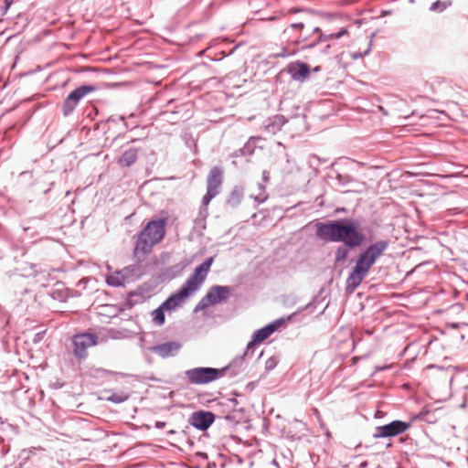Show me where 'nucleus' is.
Segmentation results:
<instances>
[{
    "instance_id": "nucleus-5",
    "label": "nucleus",
    "mask_w": 468,
    "mask_h": 468,
    "mask_svg": "<svg viewBox=\"0 0 468 468\" xmlns=\"http://www.w3.org/2000/svg\"><path fill=\"white\" fill-rule=\"evenodd\" d=\"M226 368L195 367L186 371L188 383L206 385L224 377Z\"/></svg>"
},
{
    "instance_id": "nucleus-9",
    "label": "nucleus",
    "mask_w": 468,
    "mask_h": 468,
    "mask_svg": "<svg viewBox=\"0 0 468 468\" xmlns=\"http://www.w3.org/2000/svg\"><path fill=\"white\" fill-rule=\"evenodd\" d=\"M98 344V336L94 334L84 333L74 336V354L78 358L87 356V349Z\"/></svg>"
},
{
    "instance_id": "nucleus-10",
    "label": "nucleus",
    "mask_w": 468,
    "mask_h": 468,
    "mask_svg": "<svg viewBox=\"0 0 468 468\" xmlns=\"http://www.w3.org/2000/svg\"><path fill=\"white\" fill-rule=\"evenodd\" d=\"M410 424L402 420H394L388 424L376 428L374 438L394 437L409 430Z\"/></svg>"
},
{
    "instance_id": "nucleus-3",
    "label": "nucleus",
    "mask_w": 468,
    "mask_h": 468,
    "mask_svg": "<svg viewBox=\"0 0 468 468\" xmlns=\"http://www.w3.org/2000/svg\"><path fill=\"white\" fill-rule=\"evenodd\" d=\"M388 243L387 241H378L370 245L364 252H362L354 266L352 271L347 278V287L355 290L358 287L367 275L370 268L375 264L377 260L387 250Z\"/></svg>"
},
{
    "instance_id": "nucleus-21",
    "label": "nucleus",
    "mask_w": 468,
    "mask_h": 468,
    "mask_svg": "<svg viewBox=\"0 0 468 468\" xmlns=\"http://www.w3.org/2000/svg\"><path fill=\"white\" fill-rule=\"evenodd\" d=\"M449 5H451L450 2L436 1L431 5V10L441 12L446 9Z\"/></svg>"
},
{
    "instance_id": "nucleus-17",
    "label": "nucleus",
    "mask_w": 468,
    "mask_h": 468,
    "mask_svg": "<svg viewBox=\"0 0 468 468\" xmlns=\"http://www.w3.org/2000/svg\"><path fill=\"white\" fill-rule=\"evenodd\" d=\"M138 152L139 150L133 147L125 150L118 158V165L122 167L133 165L137 160Z\"/></svg>"
},
{
    "instance_id": "nucleus-23",
    "label": "nucleus",
    "mask_w": 468,
    "mask_h": 468,
    "mask_svg": "<svg viewBox=\"0 0 468 468\" xmlns=\"http://www.w3.org/2000/svg\"><path fill=\"white\" fill-rule=\"evenodd\" d=\"M4 3H5L4 12L6 13V11L9 9L10 5L13 3V0H5Z\"/></svg>"
},
{
    "instance_id": "nucleus-2",
    "label": "nucleus",
    "mask_w": 468,
    "mask_h": 468,
    "mask_svg": "<svg viewBox=\"0 0 468 468\" xmlns=\"http://www.w3.org/2000/svg\"><path fill=\"white\" fill-rule=\"evenodd\" d=\"M316 235L324 240L343 242L349 248L359 247L366 239L359 230V225L347 219L317 223Z\"/></svg>"
},
{
    "instance_id": "nucleus-1",
    "label": "nucleus",
    "mask_w": 468,
    "mask_h": 468,
    "mask_svg": "<svg viewBox=\"0 0 468 468\" xmlns=\"http://www.w3.org/2000/svg\"><path fill=\"white\" fill-rule=\"evenodd\" d=\"M315 33H319L318 41H327L348 35V30L346 28H341L336 33L325 35L321 33L318 27L311 24L308 20L292 23L283 30V46L278 52L273 54V57L286 58L295 54L297 46L306 44L310 40L311 36Z\"/></svg>"
},
{
    "instance_id": "nucleus-16",
    "label": "nucleus",
    "mask_w": 468,
    "mask_h": 468,
    "mask_svg": "<svg viewBox=\"0 0 468 468\" xmlns=\"http://www.w3.org/2000/svg\"><path fill=\"white\" fill-rule=\"evenodd\" d=\"M289 71L294 80L303 81L308 77L310 69L305 63H295L289 67Z\"/></svg>"
},
{
    "instance_id": "nucleus-27",
    "label": "nucleus",
    "mask_w": 468,
    "mask_h": 468,
    "mask_svg": "<svg viewBox=\"0 0 468 468\" xmlns=\"http://www.w3.org/2000/svg\"><path fill=\"white\" fill-rule=\"evenodd\" d=\"M164 426V423H158L157 424V427H163Z\"/></svg>"
},
{
    "instance_id": "nucleus-15",
    "label": "nucleus",
    "mask_w": 468,
    "mask_h": 468,
    "mask_svg": "<svg viewBox=\"0 0 468 468\" xmlns=\"http://www.w3.org/2000/svg\"><path fill=\"white\" fill-rule=\"evenodd\" d=\"M181 346L176 342H167L151 347V351L157 354L159 356L165 358L175 356Z\"/></svg>"
},
{
    "instance_id": "nucleus-6",
    "label": "nucleus",
    "mask_w": 468,
    "mask_h": 468,
    "mask_svg": "<svg viewBox=\"0 0 468 468\" xmlns=\"http://www.w3.org/2000/svg\"><path fill=\"white\" fill-rule=\"evenodd\" d=\"M213 261L214 257H209L202 264L195 269L194 272L184 283L189 289V291L195 292L201 286V284L206 280L207 273L209 272Z\"/></svg>"
},
{
    "instance_id": "nucleus-14",
    "label": "nucleus",
    "mask_w": 468,
    "mask_h": 468,
    "mask_svg": "<svg viewBox=\"0 0 468 468\" xmlns=\"http://www.w3.org/2000/svg\"><path fill=\"white\" fill-rule=\"evenodd\" d=\"M222 183L223 170L219 166L212 167L207 177V189L218 194Z\"/></svg>"
},
{
    "instance_id": "nucleus-13",
    "label": "nucleus",
    "mask_w": 468,
    "mask_h": 468,
    "mask_svg": "<svg viewBox=\"0 0 468 468\" xmlns=\"http://www.w3.org/2000/svg\"><path fill=\"white\" fill-rule=\"evenodd\" d=\"M214 421V414L208 411H197L192 414L190 423L197 429L205 431Z\"/></svg>"
},
{
    "instance_id": "nucleus-12",
    "label": "nucleus",
    "mask_w": 468,
    "mask_h": 468,
    "mask_svg": "<svg viewBox=\"0 0 468 468\" xmlns=\"http://www.w3.org/2000/svg\"><path fill=\"white\" fill-rule=\"evenodd\" d=\"M192 293L194 292L189 291V289L184 284L177 292L172 294L162 303L163 308H165L166 311L175 310Z\"/></svg>"
},
{
    "instance_id": "nucleus-19",
    "label": "nucleus",
    "mask_w": 468,
    "mask_h": 468,
    "mask_svg": "<svg viewBox=\"0 0 468 468\" xmlns=\"http://www.w3.org/2000/svg\"><path fill=\"white\" fill-rule=\"evenodd\" d=\"M165 311H166L165 308H163V304H161L157 309L152 312V319L154 324L162 325L165 323Z\"/></svg>"
},
{
    "instance_id": "nucleus-25",
    "label": "nucleus",
    "mask_w": 468,
    "mask_h": 468,
    "mask_svg": "<svg viewBox=\"0 0 468 468\" xmlns=\"http://www.w3.org/2000/svg\"><path fill=\"white\" fill-rule=\"evenodd\" d=\"M316 42L311 44V45H305L304 47H312V46H315Z\"/></svg>"
},
{
    "instance_id": "nucleus-20",
    "label": "nucleus",
    "mask_w": 468,
    "mask_h": 468,
    "mask_svg": "<svg viewBox=\"0 0 468 468\" xmlns=\"http://www.w3.org/2000/svg\"><path fill=\"white\" fill-rule=\"evenodd\" d=\"M347 256H348V250L346 248H345V247L337 248V250L335 251V262H341V261H346Z\"/></svg>"
},
{
    "instance_id": "nucleus-7",
    "label": "nucleus",
    "mask_w": 468,
    "mask_h": 468,
    "mask_svg": "<svg viewBox=\"0 0 468 468\" xmlns=\"http://www.w3.org/2000/svg\"><path fill=\"white\" fill-rule=\"evenodd\" d=\"M96 90V87L92 85H82L71 91L62 105L64 115L70 114L77 107L79 101L90 92Z\"/></svg>"
},
{
    "instance_id": "nucleus-8",
    "label": "nucleus",
    "mask_w": 468,
    "mask_h": 468,
    "mask_svg": "<svg viewBox=\"0 0 468 468\" xmlns=\"http://www.w3.org/2000/svg\"><path fill=\"white\" fill-rule=\"evenodd\" d=\"M230 293V289L228 286H212L207 294L201 299L197 306V309H204L209 305L219 303L226 300Z\"/></svg>"
},
{
    "instance_id": "nucleus-22",
    "label": "nucleus",
    "mask_w": 468,
    "mask_h": 468,
    "mask_svg": "<svg viewBox=\"0 0 468 468\" xmlns=\"http://www.w3.org/2000/svg\"><path fill=\"white\" fill-rule=\"evenodd\" d=\"M218 194L207 189V193L202 199L203 205L207 207L211 201V199L214 198Z\"/></svg>"
},
{
    "instance_id": "nucleus-26",
    "label": "nucleus",
    "mask_w": 468,
    "mask_h": 468,
    "mask_svg": "<svg viewBox=\"0 0 468 468\" xmlns=\"http://www.w3.org/2000/svg\"><path fill=\"white\" fill-rule=\"evenodd\" d=\"M294 12H296V11H295V10L291 9V10H289V12H288V13L292 14V13H294Z\"/></svg>"
},
{
    "instance_id": "nucleus-4",
    "label": "nucleus",
    "mask_w": 468,
    "mask_h": 468,
    "mask_svg": "<svg viewBox=\"0 0 468 468\" xmlns=\"http://www.w3.org/2000/svg\"><path fill=\"white\" fill-rule=\"evenodd\" d=\"M166 220L159 218L149 221L139 233L133 248V257L137 261H143L165 235Z\"/></svg>"
},
{
    "instance_id": "nucleus-24",
    "label": "nucleus",
    "mask_w": 468,
    "mask_h": 468,
    "mask_svg": "<svg viewBox=\"0 0 468 468\" xmlns=\"http://www.w3.org/2000/svg\"><path fill=\"white\" fill-rule=\"evenodd\" d=\"M225 418L227 420H234L235 417L233 415H231V414H228V415L225 416Z\"/></svg>"
},
{
    "instance_id": "nucleus-18",
    "label": "nucleus",
    "mask_w": 468,
    "mask_h": 468,
    "mask_svg": "<svg viewBox=\"0 0 468 468\" xmlns=\"http://www.w3.org/2000/svg\"><path fill=\"white\" fill-rule=\"evenodd\" d=\"M126 277L122 271H116L109 275L106 279L107 283L111 286H122L124 285Z\"/></svg>"
},
{
    "instance_id": "nucleus-11",
    "label": "nucleus",
    "mask_w": 468,
    "mask_h": 468,
    "mask_svg": "<svg viewBox=\"0 0 468 468\" xmlns=\"http://www.w3.org/2000/svg\"><path fill=\"white\" fill-rule=\"evenodd\" d=\"M284 323L283 319H278L265 327L258 330L254 333L252 341L248 344V348L252 347L255 345L261 344L268 337H270L276 330H278Z\"/></svg>"
}]
</instances>
